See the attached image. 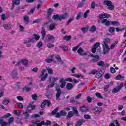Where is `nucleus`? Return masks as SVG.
<instances>
[{
  "mask_svg": "<svg viewBox=\"0 0 126 126\" xmlns=\"http://www.w3.org/2000/svg\"><path fill=\"white\" fill-rule=\"evenodd\" d=\"M89 28L88 27H85L81 29L82 32L84 33H86L87 31H88V29Z\"/></svg>",
  "mask_w": 126,
  "mask_h": 126,
  "instance_id": "nucleus-31",
  "label": "nucleus"
},
{
  "mask_svg": "<svg viewBox=\"0 0 126 126\" xmlns=\"http://www.w3.org/2000/svg\"><path fill=\"white\" fill-rule=\"evenodd\" d=\"M12 76L13 78H18V74L17 73V70L14 69L12 72Z\"/></svg>",
  "mask_w": 126,
  "mask_h": 126,
  "instance_id": "nucleus-14",
  "label": "nucleus"
},
{
  "mask_svg": "<svg viewBox=\"0 0 126 126\" xmlns=\"http://www.w3.org/2000/svg\"><path fill=\"white\" fill-rule=\"evenodd\" d=\"M84 2H85V0H82V2L79 4L78 6L82 7V6H83V4H84Z\"/></svg>",
  "mask_w": 126,
  "mask_h": 126,
  "instance_id": "nucleus-54",
  "label": "nucleus"
},
{
  "mask_svg": "<svg viewBox=\"0 0 126 126\" xmlns=\"http://www.w3.org/2000/svg\"><path fill=\"white\" fill-rule=\"evenodd\" d=\"M84 118L86 120H89V119H90V115H85L84 116Z\"/></svg>",
  "mask_w": 126,
  "mask_h": 126,
  "instance_id": "nucleus-64",
  "label": "nucleus"
},
{
  "mask_svg": "<svg viewBox=\"0 0 126 126\" xmlns=\"http://www.w3.org/2000/svg\"><path fill=\"white\" fill-rule=\"evenodd\" d=\"M108 31L110 33H113V32H115V28L113 27H111L109 28V29L108 30Z\"/></svg>",
  "mask_w": 126,
  "mask_h": 126,
  "instance_id": "nucleus-36",
  "label": "nucleus"
},
{
  "mask_svg": "<svg viewBox=\"0 0 126 126\" xmlns=\"http://www.w3.org/2000/svg\"><path fill=\"white\" fill-rule=\"evenodd\" d=\"M62 116L63 117H65V116H66V112H65L64 110H61L60 111V113H58L56 114V117L57 118H60L61 117H62Z\"/></svg>",
  "mask_w": 126,
  "mask_h": 126,
  "instance_id": "nucleus-10",
  "label": "nucleus"
},
{
  "mask_svg": "<svg viewBox=\"0 0 126 126\" xmlns=\"http://www.w3.org/2000/svg\"><path fill=\"white\" fill-rule=\"evenodd\" d=\"M42 20L41 19H37L32 22L33 24H35V23H39Z\"/></svg>",
  "mask_w": 126,
  "mask_h": 126,
  "instance_id": "nucleus-52",
  "label": "nucleus"
},
{
  "mask_svg": "<svg viewBox=\"0 0 126 126\" xmlns=\"http://www.w3.org/2000/svg\"><path fill=\"white\" fill-rule=\"evenodd\" d=\"M53 19H54V20H62V19H64V16H53Z\"/></svg>",
  "mask_w": 126,
  "mask_h": 126,
  "instance_id": "nucleus-24",
  "label": "nucleus"
},
{
  "mask_svg": "<svg viewBox=\"0 0 126 126\" xmlns=\"http://www.w3.org/2000/svg\"><path fill=\"white\" fill-rule=\"evenodd\" d=\"M93 112L96 115H99L101 112H102V108L100 107H95L93 108Z\"/></svg>",
  "mask_w": 126,
  "mask_h": 126,
  "instance_id": "nucleus-8",
  "label": "nucleus"
},
{
  "mask_svg": "<svg viewBox=\"0 0 126 126\" xmlns=\"http://www.w3.org/2000/svg\"><path fill=\"white\" fill-rule=\"evenodd\" d=\"M112 25H114V26H118V25H120L119 24V22L117 21H112L111 22Z\"/></svg>",
  "mask_w": 126,
  "mask_h": 126,
  "instance_id": "nucleus-46",
  "label": "nucleus"
},
{
  "mask_svg": "<svg viewBox=\"0 0 126 126\" xmlns=\"http://www.w3.org/2000/svg\"><path fill=\"white\" fill-rule=\"evenodd\" d=\"M32 105L33 103H30L27 107V110L29 113H32V111H33V110H34L35 108V105Z\"/></svg>",
  "mask_w": 126,
  "mask_h": 126,
  "instance_id": "nucleus-7",
  "label": "nucleus"
},
{
  "mask_svg": "<svg viewBox=\"0 0 126 126\" xmlns=\"http://www.w3.org/2000/svg\"><path fill=\"white\" fill-rule=\"evenodd\" d=\"M116 78L117 80H123V79L125 78V76H122L121 74H119L116 77Z\"/></svg>",
  "mask_w": 126,
  "mask_h": 126,
  "instance_id": "nucleus-28",
  "label": "nucleus"
},
{
  "mask_svg": "<svg viewBox=\"0 0 126 126\" xmlns=\"http://www.w3.org/2000/svg\"><path fill=\"white\" fill-rule=\"evenodd\" d=\"M65 81H69V82H73V80L71 78H66L65 79Z\"/></svg>",
  "mask_w": 126,
  "mask_h": 126,
  "instance_id": "nucleus-60",
  "label": "nucleus"
},
{
  "mask_svg": "<svg viewBox=\"0 0 126 126\" xmlns=\"http://www.w3.org/2000/svg\"><path fill=\"white\" fill-rule=\"evenodd\" d=\"M42 46H43V42H42V41H39L37 44V47L38 48H41L42 47Z\"/></svg>",
  "mask_w": 126,
  "mask_h": 126,
  "instance_id": "nucleus-56",
  "label": "nucleus"
},
{
  "mask_svg": "<svg viewBox=\"0 0 126 126\" xmlns=\"http://www.w3.org/2000/svg\"><path fill=\"white\" fill-rule=\"evenodd\" d=\"M34 36L35 41H38L40 39V36L36 33L33 34Z\"/></svg>",
  "mask_w": 126,
  "mask_h": 126,
  "instance_id": "nucleus-40",
  "label": "nucleus"
},
{
  "mask_svg": "<svg viewBox=\"0 0 126 126\" xmlns=\"http://www.w3.org/2000/svg\"><path fill=\"white\" fill-rule=\"evenodd\" d=\"M87 100L88 101V103H91L92 102V98L90 96H88L87 97Z\"/></svg>",
  "mask_w": 126,
  "mask_h": 126,
  "instance_id": "nucleus-57",
  "label": "nucleus"
},
{
  "mask_svg": "<svg viewBox=\"0 0 126 126\" xmlns=\"http://www.w3.org/2000/svg\"><path fill=\"white\" fill-rule=\"evenodd\" d=\"M14 113L15 115H16L17 116H20V114H21V111H19V110H14Z\"/></svg>",
  "mask_w": 126,
  "mask_h": 126,
  "instance_id": "nucleus-44",
  "label": "nucleus"
},
{
  "mask_svg": "<svg viewBox=\"0 0 126 126\" xmlns=\"http://www.w3.org/2000/svg\"><path fill=\"white\" fill-rule=\"evenodd\" d=\"M110 71L112 73H115V72H116V70L115 69V68H114V67H111Z\"/></svg>",
  "mask_w": 126,
  "mask_h": 126,
  "instance_id": "nucleus-63",
  "label": "nucleus"
},
{
  "mask_svg": "<svg viewBox=\"0 0 126 126\" xmlns=\"http://www.w3.org/2000/svg\"><path fill=\"white\" fill-rule=\"evenodd\" d=\"M58 111H59V108H56L54 109L53 111L51 112L52 115H57V113H58Z\"/></svg>",
  "mask_w": 126,
  "mask_h": 126,
  "instance_id": "nucleus-37",
  "label": "nucleus"
},
{
  "mask_svg": "<svg viewBox=\"0 0 126 126\" xmlns=\"http://www.w3.org/2000/svg\"><path fill=\"white\" fill-rule=\"evenodd\" d=\"M46 71H47L46 69H44L42 71H41V73L40 75V77H41V81H45L46 79L48 77V74H45ZM44 74L45 75H44Z\"/></svg>",
  "mask_w": 126,
  "mask_h": 126,
  "instance_id": "nucleus-6",
  "label": "nucleus"
},
{
  "mask_svg": "<svg viewBox=\"0 0 126 126\" xmlns=\"http://www.w3.org/2000/svg\"><path fill=\"white\" fill-rule=\"evenodd\" d=\"M118 44V41H115L114 43L112 44L110 46V49H113L115 47H116V45Z\"/></svg>",
  "mask_w": 126,
  "mask_h": 126,
  "instance_id": "nucleus-45",
  "label": "nucleus"
},
{
  "mask_svg": "<svg viewBox=\"0 0 126 126\" xmlns=\"http://www.w3.org/2000/svg\"><path fill=\"white\" fill-rule=\"evenodd\" d=\"M81 111L82 112V113H87V112H88V108L87 106L84 105L81 107Z\"/></svg>",
  "mask_w": 126,
  "mask_h": 126,
  "instance_id": "nucleus-18",
  "label": "nucleus"
},
{
  "mask_svg": "<svg viewBox=\"0 0 126 126\" xmlns=\"http://www.w3.org/2000/svg\"><path fill=\"white\" fill-rule=\"evenodd\" d=\"M81 96H82V94H79L76 96V97H75V99H76V100H77L79 99V98H80Z\"/></svg>",
  "mask_w": 126,
  "mask_h": 126,
  "instance_id": "nucleus-59",
  "label": "nucleus"
},
{
  "mask_svg": "<svg viewBox=\"0 0 126 126\" xmlns=\"http://www.w3.org/2000/svg\"><path fill=\"white\" fill-rule=\"evenodd\" d=\"M63 39L66 41H69V40L71 39V36L70 35L65 36L64 37Z\"/></svg>",
  "mask_w": 126,
  "mask_h": 126,
  "instance_id": "nucleus-51",
  "label": "nucleus"
},
{
  "mask_svg": "<svg viewBox=\"0 0 126 126\" xmlns=\"http://www.w3.org/2000/svg\"><path fill=\"white\" fill-rule=\"evenodd\" d=\"M102 69H100V71H98L96 75H95V77L96 78H100L101 77H102V76L103 75V73L102 72Z\"/></svg>",
  "mask_w": 126,
  "mask_h": 126,
  "instance_id": "nucleus-21",
  "label": "nucleus"
},
{
  "mask_svg": "<svg viewBox=\"0 0 126 126\" xmlns=\"http://www.w3.org/2000/svg\"><path fill=\"white\" fill-rule=\"evenodd\" d=\"M48 42H51V43H54L55 41V37L53 35L49 36L47 40Z\"/></svg>",
  "mask_w": 126,
  "mask_h": 126,
  "instance_id": "nucleus-26",
  "label": "nucleus"
},
{
  "mask_svg": "<svg viewBox=\"0 0 126 126\" xmlns=\"http://www.w3.org/2000/svg\"><path fill=\"white\" fill-rule=\"evenodd\" d=\"M73 20V18H70L66 24V26L69 25V24L70 23V22H71V21H72Z\"/></svg>",
  "mask_w": 126,
  "mask_h": 126,
  "instance_id": "nucleus-53",
  "label": "nucleus"
},
{
  "mask_svg": "<svg viewBox=\"0 0 126 126\" xmlns=\"http://www.w3.org/2000/svg\"><path fill=\"white\" fill-rule=\"evenodd\" d=\"M31 96H32V100H37V98H38V95L36 94H32Z\"/></svg>",
  "mask_w": 126,
  "mask_h": 126,
  "instance_id": "nucleus-35",
  "label": "nucleus"
},
{
  "mask_svg": "<svg viewBox=\"0 0 126 126\" xmlns=\"http://www.w3.org/2000/svg\"><path fill=\"white\" fill-rule=\"evenodd\" d=\"M2 26L6 30H9L11 28V25L8 24H3Z\"/></svg>",
  "mask_w": 126,
  "mask_h": 126,
  "instance_id": "nucleus-19",
  "label": "nucleus"
},
{
  "mask_svg": "<svg viewBox=\"0 0 126 126\" xmlns=\"http://www.w3.org/2000/svg\"><path fill=\"white\" fill-rule=\"evenodd\" d=\"M101 23H105V26H109V25H110V22L109 21H107V19H103L101 21Z\"/></svg>",
  "mask_w": 126,
  "mask_h": 126,
  "instance_id": "nucleus-23",
  "label": "nucleus"
},
{
  "mask_svg": "<svg viewBox=\"0 0 126 126\" xmlns=\"http://www.w3.org/2000/svg\"><path fill=\"white\" fill-rule=\"evenodd\" d=\"M47 104L48 107L51 106V101L50 100L45 99L41 103L40 107L43 109L46 106V104Z\"/></svg>",
  "mask_w": 126,
  "mask_h": 126,
  "instance_id": "nucleus-9",
  "label": "nucleus"
},
{
  "mask_svg": "<svg viewBox=\"0 0 126 126\" xmlns=\"http://www.w3.org/2000/svg\"><path fill=\"white\" fill-rule=\"evenodd\" d=\"M56 28V23H51L49 26V29L51 31H53Z\"/></svg>",
  "mask_w": 126,
  "mask_h": 126,
  "instance_id": "nucleus-20",
  "label": "nucleus"
},
{
  "mask_svg": "<svg viewBox=\"0 0 126 126\" xmlns=\"http://www.w3.org/2000/svg\"><path fill=\"white\" fill-rule=\"evenodd\" d=\"M13 117H11L9 118V119L8 120V122L7 123H6V122L3 121V119H0V125H1V126H9V125H10V124H12V123H13Z\"/></svg>",
  "mask_w": 126,
  "mask_h": 126,
  "instance_id": "nucleus-3",
  "label": "nucleus"
},
{
  "mask_svg": "<svg viewBox=\"0 0 126 126\" xmlns=\"http://www.w3.org/2000/svg\"><path fill=\"white\" fill-rule=\"evenodd\" d=\"M109 89V85H106L104 86V91L105 92H107Z\"/></svg>",
  "mask_w": 126,
  "mask_h": 126,
  "instance_id": "nucleus-61",
  "label": "nucleus"
},
{
  "mask_svg": "<svg viewBox=\"0 0 126 126\" xmlns=\"http://www.w3.org/2000/svg\"><path fill=\"white\" fill-rule=\"evenodd\" d=\"M39 117H40V115L38 114H34L32 115L31 117L32 118V119H35L36 118H39Z\"/></svg>",
  "mask_w": 126,
  "mask_h": 126,
  "instance_id": "nucleus-48",
  "label": "nucleus"
},
{
  "mask_svg": "<svg viewBox=\"0 0 126 126\" xmlns=\"http://www.w3.org/2000/svg\"><path fill=\"white\" fill-rule=\"evenodd\" d=\"M53 11H54V9L53 8H49L47 10V15L48 16H51L52 15V13H53Z\"/></svg>",
  "mask_w": 126,
  "mask_h": 126,
  "instance_id": "nucleus-30",
  "label": "nucleus"
},
{
  "mask_svg": "<svg viewBox=\"0 0 126 126\" xmlns=\"http://www.w3.org/2000/svg\"><path fill=\"white\" fill-rule=\"evenodd\" d=\"M32 124H33L34 125H36V126H51V121L47 120L46 121V122H45V121H42L41 122L37 120H33L32 121Z\"/></svg>",
  "mask_w": 126,
  "mask_h": 126,
  "instance_id": "nucleus-1",
  "label": "nucleus"
},
{
  "mask_svg": "<svg viewBox=\"0 0 126 126\" xmlns=\"http://www.w3.org/2000/svg\"><path fill=\"white\" fill-rule=\"evenodd\" d=\"M97 65L99 66H104V62L102 61H99L97 63Z\"/></svg>",
  "mask_w": 126,
  "mask_h": 126,
  "instance_id": "nucleus-50",
  "label": "nucleus"
},
{
  "mask_svg": "<svg viewBox=\"0 0 126 126\" xmlns=\"http://www.w3.org/2000/svg\"><path fill=\"white\" fill-rule=\"evenodd\" d=\"M13 5H19L20 0H12Z\"/></svg>",
  "mask_w": 126,
  "mask_h": 126,
  "instance_id": "nucleus-25",
  "label": "nucleus"
},
{
  "mask_svg": "<svg viewBox=\"0 0 126 126\" xmlns=\"http://www.w3.org/2000/svg\"><path fill=\"white\" fill-rule=\"evenodd\" d=\"M22 63L23 65L27 66L28 65V61L27 60L24 59L22 60Z\"/></svg>",
  "mask_w": 126,
  "mask_h": 126,
  "instance_id": "nucleus-33",
  "label": "nucleus"
},
{
  "mask_svg": "<svg viewBox=\"0 0 126 126\" xmlns=\"http://www.w3.org/2000/svg\"><path fill=\"white\" fill-rule=\"evenodd\" d=\"M98 16H111V15L108 14V13H103L99 14Z\"/></svg>",
  "mask_w": 126,
  "mask_h": 126,
  "instance_id": "nucleus-42",
  "label": "nucleus"
},
{
  "mask_svg": "<svg viewBox=\"0 0 126 126\" xmlns=\"http://www.w3.org/2000/svg\"><path fill=\"white\" fill-rule=\"evenodd\" d=\"M47 47L49 48H54V47H55V45H54L53 43H48Z\"/></svg>",
  "mask_w": 126,
  "mask_h": 126,
  "instance_id": "nucleus-55",
  "label": "nucleus"
},
{
  "mask_svg": "<svg viewBox=\"0 0 126 126\" xmlns=\"http://www.w3.org/2000/svg\"><path fill=\"white\" fill-rule=\"evenodd\" d=\"M122 88H123V84H120L119 86L115 87V88L113 90L112 92L113 93H118Z\"/></svg>",
  "mask_w": 126,
  "mask_h": 126,
  "instance_id": "nucleus-11",
  "label": "nucleus"
},
{
  "mask_svg": "<svg viewBox=\"0 0 126 126\" xmlns=\"http://www.w3.org/2000/svg\"><path fill=\"white\" fill-rule=\"evenodd\" d=\"M77 53L78 54H79L80 56L83 55V54H82V53H83V49H82V48L80 47L77 50Z\"/></svg>",
  "mask_w": 126,
  "mask_h": 126,
  "instance_id": "nucleus-32",
  "label": "nucleus"
},
{
  "mask_svg": "<svg viewBox=\"0 0 126 126\" xmlns=\"http://www.w3.org/2000/svg\"><path fill=\"white\" fill-rule=\"evenodd\" d=\"M121 47H122V48H123L124 49H125V48H126V40L124 41L122 43V44L121 45Z\"/></svg>",
  "mask_w": 126,
  "mask_h": 126,
  "instance_id": "nucleus-49",
  "label": "nucleus"
},
{
  "mask_svg": "<svg viewBox=\"0 0 126 126\" xmlns=\"http://www.w3.org/2000/svg\"><path fill=\"white\" fill-rule=\"evenodd\" d=\"M99 46H100V43L96 42V43H95L94 48L97 49V48H98V47H99Z\"/></svg>",
  "mask_w": 126,
  "mask_h": 126,
  "instance_id": "nucleus-62",
  "label": "nucleus"
},
{
  "mask_svg": "<svg viewBox=\"0 0 126 126\" xmlns=\"http://www.w3.org/2000/svg\"><path fill=\"white\" fill-rule=\"evenodd\" d=\"M72 110L73 111L74 114L76 115H78V111H77L76 107H72Z\"/></svg>",
  "mask_w": 126,
  "mask_h": 126,
  "instance_id": "nucleus-41",
  "label": "nucleus"
},
{
  "mask_svg": "<svg viewBox=\"0 0 126 126\" xmlns=\"http://www.w3.org/2000/svg\"><path fill=\"white\" fill-rule=\"evenodd\" d=\"M8 103H9V100H7L5 99L4 100L2 101V104L3 105H8Z\"/></svg>",
  "mask_w": 126,
  "mask_h": 126,
  "instance_id": "nucleus-47",
  "label": "nucleus"
},
{
  "mask_svg": "<svg viewBox=\"0 0 126 126\" xmlns=\"http://www.w3.org/2000/svg\"><path fill=\"white\" fill-rule=\"evenodd\" d=\"M103 3L106 5L108 6V9L109 10H114V8H115V6L112 4V1L108 0H104L103 1Z\"/></svg>",
  "mask_w": 126,
  "mask_h": 126,
  "instance_id": "nucleus-4",
  "label": "nucleus"
},
{
  "mask_svg": "<svg viewBox=\"0 0 126 126\" xmlns=\"http://www.w3.org/2000/svg\"><path fill=\"white\" fill-rule=\"evenodd\" d=\"M98 72H99V71L96 69H94L92 70L91 74L95 75L96 74V73H98Z\"/></svg>",
  "mask_w": 126,
  "mask_h": 126,
  "instance_id": "nucleus-43",
  "label": "nucleus"
},
{
  "mask_svg": "<svg viewBox=\"0 0 126 126\" xmlns=\"http://www.w3.org/2000/svg\"><path fill=\"white\" fill-rule=\"evenodd\" d=\"M67 90H71L73 88V85L72 83H67L66 85Z\"/></svg>",
  "mask_w": 126,
  "mask_h": 126,
  "instance_id": "nucleus-17",
  "label": "nucleus"
},
{
  "mask_svg": "<svg viewBox=\"0 0 126 126\" xmlns=\"http://www.w3.org/2000/svg\"><path fill=\"white\" fill-rule=\"evenodd\" d=\"M96 30V26L94 25L92 26L90 29V32H92L93 33H94V32H95Z\"/></svg>",
  "mask_w": 126,
  "mask_h": 126,
  "instance_id": "nucleus-29",
  "label": "nucleus"
},
{
  "mask_svg": "<svg viewBox=\"0 0 126 126\" xmlns=\"http://www.w3.org/2000/svg\"><path fill=\"white\" fill-rule=\"evenodd\" d=\"M59 83H61L60 85L61 88H64L65 84H66V82H65V80L63 78H61L59 81Z\"/></svg>",
  "mask_w": 126,
  "mask_h": 126,
  "instance_id": "nucleus-12",
  "label": "nucleus"
},
{
  "mask_svg": "<svg viewBox=\"0 0 126 126\" xmlns=\"http://www.w3.org/2000/svg\"><path fill=\"white\" fill-rule=\"evenodd\" d=\"M93 57L95 59H94V62H97V61H98V60H99V59L100 58L99 56L96 55H93Z\"/></svg>",
  "mask_w": 126,
  "mask_h": 126,
  "instance_id": "nucleus-39",
  "label": "nucleus"
},
{
  "mask_svg": "<svg viewBox=\"0 0 126 126\" xmlns=\"http://www.w3.org/2000/svg\"><path fill=\"white\" fill-rule=\"evenodd\" d=\"M41 33L42 34V39H44V38H45V36H46V31L45 30V28L44 27L42 28V31H41Z\"/></svg>",
  "mask_w": 126,
  "mask_h": 126,
  "instance_id": "nucleus-22",
  "label": "nucleus"
},
{
  "mask_svg": "<svg viewBox=\"0 0 126 126\" xmlns=\"http://www.w3.org/2000/svg\"><path fill=\"white\" fill-rule=\"evenodd\" d=\"M85 122V120L84 119H80L77 122L75 126H81Z\"/></svg>",
  "mask_w": 126,
  "mask_h": 126,
  "instance_id": "nucleus-15",
  "label": "nucleus"
},
{
  "mask_svg": "<svg viewBox=\"0 0 126 126\" xmlns=\"http://www.w3.org/2000/svg\"><path fill=\"white\" fill-rule=\"evenodd\" d=\"M24 21L25 23L28 24V23H29V18H28V16H25L24 17Z\"/></svg>",
  "mask_w": 126,
  "mask_h": 126,
  "instance_id": "nucleus-38",
  "label": "nucleus"
},
{
  "mask_svg": "<svg viewBox=\"0 0 126 126\" xmlns=\"http://www.w3.org/2000/svg\"><path fill=\"white\" fill-rule=\"evenodd\" d=\"M57 94H56V100L60 101L61 100V95H62V90L59 85L56 86V87Z\"/></svg>",
  "mask_w": 126,
  "mask_h": 126,
  "instance_id": "nucleus-5",
  "label": "nucleus"
},
{
  "mask_svg": "<svg viewBox=\"0 0 126 126\" xmlns=\"http://www.w3.org/2000/svg\"><path fill=\"white\" fill-rule=\"evenodd\" d=\"M46 69L48 71V73H49V74H53L54 72H53V69L51 68H48L46 67Z\"/></svg>",
  "mask_w": 126,
  "mask_h": 126,
  "instance_id": "nucleus-34",
  "label": "nucleus"
},
{
  "mask_svg": "<svg viewBox=\"0 0 126 126\" xmlns=\"http://www.w3.org/2000/svg\"><path fill=\"white\" fill-rule=\"evenodd\" d=\"M24 115H25L26 119H28V118H29V113H28L27 111L24 112Z\"/></svg>",
  "mask_w": 126,
  "mask_h": 126,
  "instance_id": "nucleus-58",
  "label": "nucleus"
},
{
  "mask_svg": "<svg viewBox=\"0 0 126 126\" xmlns=\"http://www.w3.org/2000/svg\"><path fill=\"white\" fill-rule=\"evenodd\" d=\"M49 80H50L51 84L50 85H48L46 88L45 90H46L47 91L49 90L50 87V88H53V87H54V86H55V83L57 82V80H59V78L50 76L49 78Z\"/></svg>",
  "mask_w": 126,
  "mask_h": 126,
  "instance_id": "nucleus-2",
  "label": "nucleus"
},
{
  "mask_svg": "<svg viewBox=\"0 0 126 126\" xmlns=\"http://www.w3.org/2000/svg\"><path fill=\"white\" fill-rule=\"evenodd\" d=\"M73 116H74V113H73V112L72 111L69 112L66 117L67 120H70V118H72Z\"/></svg>",
  "mask_w": 126,
  "mask_h": 126,
  "instance_id": "nucleus-16",
  "label": "nucleus"
},
{
  "mask_svg": "<svg viewBox=\"0 0 126 126\" xmlns=\"http://www.w3.org/2000/svg\"><path fill=\"white\" fill-rule=\"evenodd\" d=\"M110 51V47H109V45H106L103 46V53L104 55H106L109 53Z\"/></svg>",
  "mask_w": 126,
  "mask_h": 126,
  "instance_id": "nucleus-13",
  "label": "nucleus"
},
{
  "mask_svg": "<svg viewBox=\"0 0 126 126\" xmlns=\"http://www.w3.org/2000/svg\"><path fill=\"white\" fill-rule=\"evenodd\" d=\"M108 43H110V39L108 38H105L103 41V44H102L103 47L106 46V45H108Z\"/></svg>",
  "mask_w": 126,
  "mask_h": 126,
  "instance_id": "nucleus-27",
  "label": "nucleus"
}]
</instances>
